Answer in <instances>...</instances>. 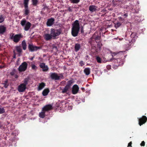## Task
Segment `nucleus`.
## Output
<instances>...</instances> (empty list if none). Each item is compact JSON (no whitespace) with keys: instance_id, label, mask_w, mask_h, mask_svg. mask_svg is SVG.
Here are the masks:
<instances>
[{"instance_id":"7ed1b4c3","label":"nucleus","mask_w":147,"mask_h":147,"mask_svg":"<svg viewBox=\"0 0 147 147\" xmlns=\"http://www.w3.org/2000/svg\"><path fill=\"white\" fill-rule=\"evenodd\" d=\"M20 24L24 28V29L25 31L28 30L31 25L30 23L27 21L25 19H23L21 21Z\"/></svg>"},{"instance_id":"f257e3e1","label":"nucleus","mask_w":147,"mask_h":147,"mask_svg":"<svg viewBox=\"0 0 147 147\" xmlns=\"http://www.w3.org/2000/svg\"><path fill=\"white\" fill-rule=\"evenodd\" d=\"M105 57H103L102 60V58L98 56H97L96 57V59L98 63H101L103 62L104 61H111L115 62L118 63L120 61V58H115L114 57L115 56H110L111 57L109 59L108 58L109 56H105Z\"/></svg>"},{"instance_id":"2f4dec72","label":"nucleus","mask_w":147,"mask_h":147,"mask_svg":"<svg viewBox=\"0 0 147 147\" xmlns=\"http://www.w3.org/2000/svg\"><path fill=\"white\" fill-rule=\"evenodd\" d=\"M16 49L17 52L19 53H20L22 52V50L20 46H17L16 47Z\"/></svg>"},{"instance_id":"a878e982","label":"nucleus","mask_w":147,"mask_h":147,"mask_svg":"<svg viewBox=\"0 0 147 147\" xmlns=\"http://www.w3.org/2000/svg\"><path fill=\"white\" fill-rule=\"evenodd\" d=\"M49 92V90L48 88L45 89L42 92V94L43 96L47 95Z\"/></svg>"},{"instance_id":"680f3d73","label":"nucleus","mask_w":147,"mask_h":147,"mask_svg":"<svg viewBox=\"0 0 147 147\" xmlns=\"http://www.w3.org/2000/svg\"><path fill=\"white\" fill-rule=\"evenodd\" d=\"M81 31L82 32H83V31H82V30H81Z\"/></svg>"},{"instance_id":"2eb2a0df","label":"nucleus","mask_w":147,"mask_h":147,"mask_svg":"<svg viewBox=\"0 0 147 147\" xmlns=\"http://www.w3.org/2000/svg\"><path fill=\"white\" fill-rule=\"evenodd\" d=\"M26 86L23 84H20L18 87V91L20 92H24L26 89Z\"/></svg>"},{"instance_id":"f8f14e48","label":"nucleus","mask_w":147,"mask_h":147,"mask_svg":"<svg viewBox=\"0 0 147 147\" xmlns=\"http://www.w3.org/2000/svg\"><path fill=\"white\" fill-rule=\"evenodd\" d=\"M53 109V106L51 104L47 105L43 108L42 111H50Z\"/></svg>"},{"instance_id":"72a5a7b5","label":"nucleus","mask_w":147,"mask_h":147,"mask_svg":"<svg viewBox=\"0 0 147 147\" xmlns=\"http://www.w3.org/2000/svg\"><path fill=\"white\" fill-rule=\"evenodd\" d=\"M71 3H77L80 2V0H70Z\"/></svg>"},{"instance_id":"6ab92c4d","label":"nucleus","mask_w":147,"mask_h":147,"mask_svg":"<svg viewBox=\"0 0 147 147\" xmlns=\"http://www.w3.org/2000/svg\"><path fill=\"white\" fill-rule=\"evenodd\" d=\"M24 14L25 16L28 15L30 13V10L29 9L28 5H24Z\"/></svg>"},{"instance_id":"7c9ffc66","label":"nucleus","mask_w":147,"mask_h":147,"mask_svg":"<svg viewBox=\"0 0 147 147\" xmlns=\"http://www.w3.org/2000/svg\"><path fill=\"white\" fill-rule=\"evenodd\" d=\"M15 70H13L12 72L10 73V74L11 76H14V79L17 78L18 77V76L17 75L15 74Z\"/></svg>"},{"instance_id":"20e7f679","label":"nucleus","mask_w":147,"mask_h":147,"mask_svg":"<svg viewBox=\"0 0 147 147\" xmlns=\"http://www.w3.org/2000/svg\"><path fill=\"white\" fill-rule=\"evenodd\" d=\"M28 48L30 51L32 52L40 49L41 47L35 46L32 43H28Z\"/></svg>"},{"instance_id":"6e6d98bb","label":"nucleus","mask_w":147,"mask_h":147,"mask_svg":"<svg viewBox=\"0 0 147 147\" xmlns=\"http://www.w3.org/2000/svg\"><path fill=\"white\" fill-rule=\"evenodd\" d=\"M53 48H55V49H57V47H56V46H53Z\"/></svg>"},{"instance_id":"f704fd0d","label":"nucleus","mask_w":147,"mask_h":147,"mask_svg":"<svg viewBox=\"0 0 147 147\" xmlns=\"http://www.w3.org/2000/svg\"><path fill=\"white\" fill-rule=\"evenodd\" d=\"M32 1L33 5L36 6L38 2V1L37 0H32Z\"/></svg>"},{"instance_id":"c03bdc74","label":"nucleus","mask_w":147,"mask_h":147,"mask_svg":"<svg viewBox=\"0 0 147 147\" xmlns=\"http://www.w3.org/2000/svg\"><path fill=\"white\" fill-rule=\"evenodd\" d=\"M79 64H80V65L82 67L84 65L83 61H81L80 62Z\"/></svg>"},{"instance_id":"473e14b6","label":"nucleus","mask_w":147,"mask_h":147,"mask_svg":"<svg viewBox=\"0 0 147 147\" xmlns=\"http://www.w3.org/2000/svg\"><path fill=\"white\" fill-rule=\"evenodd\" d=\"M5 111L4 108L2 107L0 105V114H3L5 113Z\"/></svg>"},{"instance_id":"393cba45","label":"nucleus","mask_w":147,"mask_h":147,"mask_svg":"<svg viewBox=\"0 0 147 147\" xmlns=\"http://www.w3.org/2000/svg\"><path fill=\"white\" fill-rule=\"evenodd\" d=\"M69 89L70 88L65 86L64 88L62 89L61 92L62 93H66L67 94H68L69 92H67Z\"/></svg>"},{"instance_id":"b1692460","label":"nucleus","mask_w":147,"mask_h":147,"mask_svg":"<svg viewBox=\"0 0 147 147\" xmlns=\"http://www.w3.org/2000/svg\"><path fill=\"white\" fill-rule=\"evenodd\" d=\"M21 44L23 49L24 50H25L27 48V45L25 40L22 41Z\"/></svg>"},{"instance_id":"1a4fd4ad","label":"nucleus","mask_w":147,"mask_h":147,"mask_svg":"<svg viewBox=\"0 0 147 147\" xmlns=\"http://www.w3.org/2000/svg\"><path fill=\"white\" fill-rule=\"evenodd\" d=\"M147 121V118L146 116H143L139 119V124L141 126L145 123Z\"/></svg>"},{"instance_id":"c85d7f7f","label":"nucleus","mask_w":147,"mask_h":147,"mask_svg":"<svg viewBox=\"0 0 147 147\" xmlns=\"http://www.w3.org/2000/svg\"><path fill=\"white\" fill-rule=\"evenodd\" d=\"M84 72L86 75H88L90 73V69L89 68H86L84 70Z\"/></svg>"},{"instance_id":"5fc2aeb1","label":"nucleus","mask_w":147,"mask_h":147,"mask_svg":"<svg viewBox=\"0 0 147 147\" xmlns=\"http://www.w3.org/2000/svg\"><path fill=\"white\" fill-rule=\"evenodd\" d=\"M97 51H96V49H95V51L93 53H95V54H97V53H97Z\"/></svg>"},{"instance_id":"8fccbe9b","label":"nucleus","mask_w":147,"mask_h":147,"mask_svg":"<svg viewBox=\"0 0 147 147\" xmlns=\"http://www.w3.org/2000/svg\"><path fill=\"white\" fill-rule=\"evenodd\" d=\"M68 10L70 12H71L72 11V9L71 8V7L69 6L68 8Z\"/></svg>"},{"instance_id":"c9c22d12","label":"nucleus","mask_w":147,"mask_h":147,"mask_svg":"<svg viewBox=\"0 0 147 147\" xmlns=\"http://www.w3.org/2000/svg\"><path fill=\"white\" fill-rule=\"evenodd\" d=\"M4 20V18L2 15H0V23L2 22Z\"/></svg>"},{"instance_id":"f03ea898","label":"nucleus","mask_w":147,"mask_h":147,"mask_svg":"<svg viewBox=\"0 0 147 147\" xmlns=\"http://www.w3.org/2000/svg\"><path fill=\"white\" fill-rule=\"evenodd\" d=\"M71 34L74 37L78 36L80 29V24L78 20H75L72 24Z\"/></svg>"},{"instance_id":"de8ad7c7","label":"nucleus","mask_w":147,"mask_h":147,"mask_svg":"<svg viewBox=\"0 0 147 147\" xmlns=\"http://www.w3.org/2000/svg\"><path fill=\"white\" fill-rule=\"evenodd\" d=\"M7 82V81H5V83L4 84V87H5V88H7L8 86V85L6 84Z\"/></svg>"},{"instance_id":"dca6fc26","label":"nucleus","mask_w":147,"mask_h":147,"mask_svg":"<svg viewBox=\"0 0 147 147\" xmlns=\"http://www.w3.org/2000/svg\"><path fill=\"white\" fill-rule=\"evenodd\" d=\"M39 66L42 69L43 71H47L48 70V67L47 65H46L44 63H40Z\"/></svg>"},{"instance_id":"3c124183","label":"nucleus","mask_w":147,"mask_h":147,"mask_svg":"<svg viewBox=\"0 0 147 147\" xmlns=\"http://www.w3.org/2000/svg\"><path fill=\"white\" fill-rule=\"evenodd\" d=\"M132 143L131 142H130L128 144V147H132L131 144Z\"/></svg>"},{"instance_id":"39448f33","label":"nucleus","mask_w":147,"mask_h":147,"mask_svg":"<svg viewBox=\"0 0 147 147\" xmlns=\"http://www.w3.org/2000/svg\"><path fill=\"white\" fill-rule=\"evenodd\" d=\"M61 32L60 29H51V34L53 37L59 36L60 35Z\"/></svg>"},{"instance_id":"9d476101","label":"nucleus","mask_w":147,"mask_h":147,"mask_svg":"<svg viewBox=\"0 0 147 147\" xmlns=\"http://www.w3.org/2000/svg\"><path fill=\"white\" fill-rule=\"evenodd\" d=\"M92 36V38H94L95 40L96 43L100 42L101 41V36L98 35L97 33H94Z\"/></svg>"},{"instance_id":"79ce46f5","label":"nucleus","mask_w":147,"mask_h":147,"mask_svg":"<svg viewBox=\"0 0 147 147\" xmlns=\"http://www.w3.org/2000/svg\"><path fill=\"white\" fill-rule=\"evenodd\" d=\"M97 43L98 47L100 48L102 46V44L101 43V41H100V42H98Z\"/></svg>"},{"instance_id":"c756f323","label":"nucleus","mask_w":147,"mask_h":147,"mask_svg":"<svg viewBox=\"0 0 147 147\" xmlns=\"http://www.w3.org/2000/svg\"><path fill=\"white\" fill-rule=\"evenodd\" d=\"M45 111H42V112L40 113H39V117L42 118H43L45 116Z\"/></svg>"},{"instance_id":"cd10ccee","label":"nucleus","mask_w":147,"mask_h":147,"mask_svg":"<svg viewBox=\"0 0 147 147\" xmlns=\"http://www.w3.org/2000/svg\"><path fill=\"white\" fill-rule=\"evenodd\" d=\"M81 45L79 44H76L75 45V50L76 51H78L80 48Z\"/></svg>"},{"instance_id":"49530a36","label":"nucleus","mask_w":147,"mask_h":147,"mask_svg":"<svg viewBox=\"0 0 147 147\" xmlns=\"http://www.w3.org/2000/svg\"><path fill=\"white\" fill-rule=\"evenodd\" d=\"M111 66L110 65H108L106 67V68L108 70H109L111 69Z\"/></svg>"},{"instance_id":"412c9836","label":"nucleus","mask_w":147,"mask_h":147,"mask_svg":"<svg viewBox=\"0 0 147 147\" xmlns=\"http://www.w3.org/2000/svg\"><path fill=\"white\" fill-rule=\"evenodd\" d=\"M52 36L50 34H46L44 35V38L46 40H50L52 38Z\"/></svg>"},{"instance_id":"37998d69","label":"nucleus","mask_w":147,"mask_h":147,"mask_svg":"<svg viewBox=\"0 0 147 147\" xmlns=\"http://www.w3.org/2000/svg\"><path fill=\"white\" fill-rule=\"evenodd\" d=\"M59 79H63L64 78L63 76V74L61 73L59 74Z\"/></svg>"},{"instance_id":"4c0bfd02","label":"nucleus","mask_w":147,"mask_h":147,"mask_svg":"<svg viewBox=\"0 0 147 147\" xmlns=\"http://www.w3.org/2000/svg\"><path fill=\"white\" fill-rule=\"evenodd\" d=\"M24 5H28V2L29 0H24Z\"/></svg>"},{"instance_id":"4be33fe9","label":"nucleus","mask_w":147,"mask_h":147,"mask_svg":"<svg viewBox=\"0 0 147 147\" xmlns=\"http://www.w3.org/2000/svg\"><path fill=\"white\" fill-rule=\"evenodd\" d=\"M137 34L136 33L132 32L131 35V37L132 38L131 40V42H134L135 41V38H136L138 36L136 35Z\"/></svg>"},{"instance_id":"423d86ee","label":"nucleus","mask_w":147,"mask_h":147,"mask_svg":"<svg viewBox=\"0 0 147 147\" xmlns=\"http://www.w3.org/2000/svg\"><path fill=\"white\" fill-rule=\"evenodd\" d=\"M23 37V36L22 34H20L15 35L11 37V39H12L13 41L15 43L18 42L20 39Z\"/></svg>"},{"instance_id":"0e129e2a","label":"nucleus","mask_w":147,"mask_h":147,"mask_svg":"<svg viewBox=\"0 0 147 147\" xmlns=\"http://www.w3.org/2000/svg\"><path fill=\"white\" fill-rule=\"evenodd\" d=\"M32 59H32V58H31V60H32Z\"/></svg>"},{"instance_id":"09e8293b","label":"nucleus","mask_w":147,"mask_h":147,"mask_svg":"<svg viewBox=\"0 0 147 147\" xmlns=\"http://www.w3.org/2000/svg\"><path fill=\"white\" fill-rule=\"evenodd\" d=\"M145 144V142L144 141H142L141 143L140 144L141 146H144Z\"/></svg>"},{"instance_id":"13d9d810","label":"nucleus","mask_w":147,"mask_h":147,"mask_svg":"<svg viewBox=\"0 0 147 147\" xmlns=\"http://www.w3.org/2000/svg\"><path fill=\"white\" fill-rule=\"evenodd\" d=\"M13 56V58H16V56Z\"/></svg>"},{"instance_id":"603ef678","label":"nucleus","mask_w":147,"mask_h":147,"mask_svg":"<svg viewBox=\"0 0 147 147\" xmlns=\"http://www.w3.org/2000/svg\"><path fill=\"white\" fill-rule=\"evenodd\" d=\"M123 16L124 17H125V18H126L127 17V16H128V14H127V13H125L123 15Z\"/></svg>"},{"instance_id":"bb28decb","label":"nucleus","mask_w":147,"mask_h":147,"mask_svg":"<svg viewBox=\"0 0 147 147\" xmlns=\"http://www.w3.org/2000/svg\"><path fill=\"white\" fill-rule=\"evenodd\" d=\"M73 83V80H70L67 82V84L65 86L70 88Z\"/></svg>"},{"instance_id":"6e6552de","label":"nucleus","mask_w":147,"mask_h":147,"mask_svg":"<svg viewBox=\"0 0 147 147\" xmlns=\"http://www.w3.org/2000/svg\"><path fill=\"white\" fill-rule=\"evenodd\" d=\"M50 75L51 78L53 80H59V77L56 73H50Z\"/></svg>"},{"instance_id":"a18cd8bd","label":"nucleus","mask_w":147,"mask_h":147,"mask_svg":"<svg viewBox=\"0 0 147 147\" xmlns=\"http://www.w3.org/2000/svg\"><path fill=\"white\" fill-rule=\"evenodd\" d=\"M118 66L116 65H113L112 66V67L113 69H116L117 68Z\"/></svg>"},{"instance_id":"052dcab7","label":"nucleus","mask_w":147,"mask_h":147,"mask_svg":"<svg viewBox=\"0 0 147 147\" xmlns=\"http://www.w3.org/2000/svg\"><path fill=\"white\" fill-rule=\"evenodd\" d=\"M81 31L82 32H83V31H82V30H81Z\"/></svg>"},{"instance_id":"5701e85b","label":"nucleus","mask_w":147,"mask_h":147,"mask_svg":"<svg viewBox=\"0 0 147 147\" xmlns=\"http://www.w3.org/2000/svg\"><path fill=\"white\" fill-rule=\"evenodd\" d=\"M45 85V83L44 82L40 83L38 87V90L39 91L41 90L44 87Z\"/></svg>"},{"instance_id":"aec40b11","label":"nucleus","mask_w":147,"mask_h":147,"mask_svg":"<svg viewBox=\"0 0 147 147\" xmlns=\"http://www.w3.org/2000/svg\"><path fill=\"white\" fill-rule=\"evenodd\" d=\"M127 50H126L125 51H119V52L117 51L115 52H112L111 51H110V53L111 54H114L115 55H116L118 54H125V53L126 51H127Z\"/></svg>"},{"instance_id":"a19ab883","label":"nucleus","mask_w":147,"mask_h":147,"mask_svg":"<svg viewBox=\"0 0 147 147\" xmlns=\"http://www.w3.org/2000/svg\"><path fill=\"white\" fill-rule=\"evenodd\" d=\"M121 25V23L120 22H118L115 24V26L117 28L119 27Z\"/></svg>"},{"instance_id":"4468645a","label":"nucleus","mask_w":147,"mask_h":147,"mask_svg":"<svg viewBox=\"0 0 147 147\" xmlns=\"http://www.w3.org/2000/svg\"><path fill=\"white\" fill-rule=\"evenodd\" d=\"M55 19L52 18L49 19L46 23L48 26H52L54 23Z\"/></svg>"},{"instance_id":"4d7b16f0","label":"nucleus","mask_w":147,"mask_h":147,"mask_svg":"<svg viewBox=\"0 0 147 147\" xmlns=\"http://www.w3.org/2000/svg\"><path fill=\"white\" fill-rule=\"evenodd\" d=\"M2 67H2V66L0 65V68H1Z\"/></svg>"},{"instance_id":"9b49d317","label":"nucleus","mask_w":147,"mask_h":147,"mask_svg":"<svg viewBox=\"0 0 147 147\" xmlns=\"http://www.w3.org/2000/svg\"><path fill=\"white\" fill-rule=\"evenodd\" d=\"M88 42L89 43L91 46H93L92 47L94 49V48L95 49L96 48L95 45L97 43H96V42L94 39L92 38V36L89 39Z\"/></svg>"},{"instance_id":"ddd939ff","label":"nucleus","mask_w":147,"mask_h":147,"mask_svg":"<svg viewBox=\"0 0 147 147\" xmlns=\"http://www.w3.org/2000/svg\"><path fill=\"white\" fill-rule=\"evenodd\" d=\"M79 90L78 86L77 84L74 85L72 88V92L73 94H76L78 92Z\"/></svg>"},{"instance_id":"0eeeda50","label":"nucleus","mask_w":147,"mask_h":147,"mask_svg":"<svg viewBox=\"0 0 147 147\" xmlns=\"http://www.w3.org/2000/svg\"><path fill=\"white\" fill-rule=\"evenodd\" d=\"M28 66V64L26 62L22 63L18 67V71L20 72L24 71L26 69Z\"/></svg>"},{"instance_id":"ea45409f","label":"nucleus","mask_w":147,"mask_h":147,"mask_svg":"<svg viewBox=\"0 0 147 147\" xmlns=\"http://www.w3.org/2000/svg\"><path fill=\"white\" fill-rule=\"evenodd\" d=\"M32 68L33 70H36L37 69L36 66L34 65H31Z\"/></svg>"},{"instance_id":"58836bf2","label":"nucleus","mask_w":147,"mask_h":147,"mask_svg":"<svg viewBox=\"0 0 147 147\" xmlns=\"http://www.w3.org/2000/svg\"><path fill=\"white\" fill-rule=\"evenodd\" d=\"M28 79L27 78H26L24 79V83H23L26 86L28 82Z\"/></svg>"},{"instance_id":"f3484780","label":"nucleus","mask_w":147,"mask_h":147,"mask_svg":"<svg viewBox=\"0 0 147 147\" xmlns=\"http://www.w3.org/2000/svg\"><path fill=\"white\" fill-rule=\"evenodd\" d=\"M97 7L94 5H90L89 7V10L91 12L96 11L97 10Z\"/></svg>"},{"instance_id":"bf43d9fd","label":"nucleus","mask_w":147,"mask_h":147,"mask_svg":"<svg viewBox=\"0 0 147 147\" xmlns=\"http://www.w3.org/2000/svg\"><path fill=\"white\" fill-rule=\"evenodd\" d=\"M82 90H83V89H84V88H82Z\"/></svg>"},{"instance_id":"e2e57ef3","label":"nucleus","mask_w":147,"mask_h":147,"mask_svg":"<svg viewBox=\"0 0 147 147\" xmlns=\"http://www.w3.org/2000/svg\"><path fill=\"white\" fill-rule=\"evenodd\" d=\"M88 56H87V57H88Z\"/></svg>"},{"instance_id":"a211bd4d","label":"nucleus","mask_w":147,"mask_h":147,"mask_svg":"<svg viewBox=\"0 0 147 147\" xmlns=\"http://www.w3.org/2000/svg\"><path fill=\"white\" fill-rule=\"evenodd\" d=\"M6 30V27L4 26H0V34H3Z\"/></svg>"},{"instance_id":"864d4df0","label":"nucleus","mask_w":147,"mask_h":147,"mask_svg":"<svg viewBox=\"0 0 147 147\" xmlns=\"http://www.w3.org/2000/svg\"><path fill=\"white\" fill-rule=\"evenodd\" d=\"M119 19L121 21H123L124 20V19H123L121 17H120L119 18Z\"/></svg>"},{"instance_id":"e433bc0d","label":"nucleus","mask_w":147,"mask_h":147,"mask_svg":"<svg viewBox=\"0 0 147 147\" xmlns=\"http://www.w3.org/2000/svg\"><path fill=\"white\" fill-rule=\"evenodd\" d=\"M18 134L16 133V132H13L12 133L11 135L14 136V137L13 138V139H12L13 140H14L15 138V136H16Z\"/></svg>"}]
</instances>
